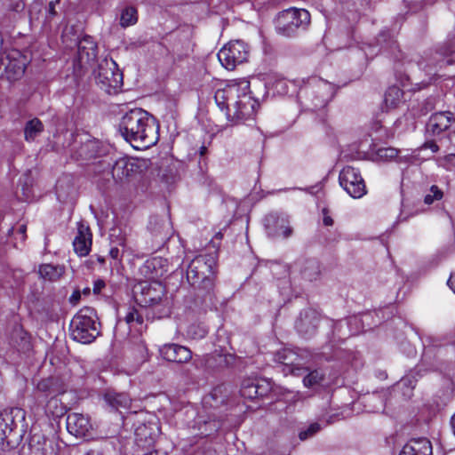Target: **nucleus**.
I'll return each mask as SVG.
<instances>
[{
	"instance_id": "61",
	"label": "nucleus",
	"mask_w": 455,
	"mask_h": 455,
	"mask_svg": "<svg viewBox=\"0 0 455 455\" xmlns=\"http://www.w3.org/2000/svg\"><path fill=\"white\" fill-rule=\"evenodd\" d=\"M427 444H428V449H429L428 455H432V444H431V442L429 440L427 442Z\"/></svg>"
},
{
	"instance_id": "54",
	"label": "nucleus",
	"mask_w": 455,
	"mask_h": 455,
	"mask_svg": "<svg viewBox=\"0 0 455 455\" xmlns=\"http://www.w3.org/2000/svg\"><path fill=\"white\" fill-rule=\"evenodd\" d=\"M207 153V147L203 145L199 149V155L201 157L204 156Z\"/></svg>"
},
{
	"instance_id": "11",
	"label": "nucleus",
	"mask_w": 455,
	"mask_h": 455,
	"mask_svg": "<svg viewBox=\"0 0 455 455\" xmlns=\"http://www.w3.org/2000/svg\"><path fill=\"white\" fill-rule=\"evenodd\" d=\"M339 185L353 198H361L366 194V186L358 170L352 166L344 167L339 175Z\"/></svg>"
},
{
	"instance_id": "32",
	"label": "nucleus",
	"mask_w": 455,
	"mask_h": 455,
	"mask_svg": "<svg viewBox=\"0 0 455 455\" xmlns=\"http://www.w3.org/2000/svg\"><path fill=\"white\" fill-rule=\"evenodd\" d=\"M165 262L166 260L162 258H153L145 262L144 267L147 273H150V278L162 277L167 272Z\"/></svg>"
},
{
	"instance_id": "64",
	"label": "nucleus",
	"mask_w": 455,
	"mask_h": 455,
	"mask_svg": "<svg viewBox=\"0 0 455 455\" xmlns=\"http://www.w3.org/2000/svg\"><path fill=\"white\" fill-rule=\"evenodd\" d=\"M216 237L219 238V239H221L222 238V234L220 232H219L217 235H216Z\"/></svg>"
},
{
	"instance_id": "35",
	"label": "nucleus",
	"mask_w": 455,
	"mask_h": 455,
	"mask_svg": "<svg viewBox=\"0 0 455 455\" xmlns=\"http://www.w3.org/2000/svg\"><path fill=\"white\" fill-rule=\"evenodd\" d=\"M65 272V267L60 265L44 264L39 267L40 275L50 281L60 279Z\"/></svg>"
},
{
	"instance_id": "1",
	"label": "nucleus",
	"mask_w": 455,
	"mask_h": 455,
	"mask_svg": "<svg viewBox=\"0 0 455 455\" xmlns=\"http://www.w3.org/2000/svg\"><path fill=\"white\" fill-rule=\"evenodd\" d=\"M214 100L232 125L253 117L259 106L258 100L251 94L250 83L245 80L231 83L222 89H218Z\"/></svg>"
},
{
	"instance_id": "6",
	"label": "nucleus",
	"mask_w": 455,
	"mask_h": 455,
	"mask_svg": "<svg viewBox=\"0 0 455 455\" xmlns=\"http://www.w3.org/2000/svg\"><path fill=\"white\" fill-rule=\"evenodd\" d=\"M99 324L94 308L85 307L71 320L70 335L74 340L80 343H92L100 334Z\"/></svg>"
},
{
	"instance_id": "42",
	"label": "nucleus",
	"mask_w": 455,
	"mask_h": 455,
	"mask_svg": "<svg viewBox=\"0 0 455 455\" xmlns=\"http://www.w3.org/2000/svg\"><path fill=\"white\" fill-rule=\"evenodd\" d=\"M436 53L447 58L455 53V37L448 39L443 44H439L435 50Z\"/></svg>"
},
{
	"instance_id": "28",
	"label": "nucleus",
	"mask_w": 455,
	"mask_h": 455,
	"mask_svg": "<svg viewBox=\"0 0 455 455\" xmlns=\"http://www.w3.org/2000/svg\"><path fill=\"white\" fill-rule=\"evenodd\" d=\"M301 371L307 373L303 378V385L308 388H315L323 386L325 380V371L323 369L311 370L309 367L302 366Z\"/></svg>"
},
{
	"instance_id": "24",
	"label": "nucleus",
	"mask_w": 455,
	"mask_h": 455,
	"mask_svg": "<svg viewBox=\"0 0 455 455\" xmlns=\"http://www.w3.org/2000/svg\"><path fill=\"white\" fill-rule=\"evenodd\" d=\"M400 151L395 148H379L377 152L378 156L382 160H391L395 157L399 158V161L404 159L412 164H421L424 162V158L419 157L420 149L413 150L410 155L399 156Z\"/></svg>"
},
{
	"instance_id": "26",
	"label": "nucleus",
	"mask_w": 455,
	"mask_h": 455,
	"mask_svg": "<svg viewBox=\"0 0 455 455\" xmlns=\"http://www.w3.org/2000/svg\"><path fill=\"white\" fill-rule=\"evenodd\" d=\"M32 411L35 414L40 415L44 413L46 415H51L52 417H60L64 413V407L57 399V396H52L47 399L43 404H36L31 407Z\"/></svg>"
},
{
	"instance_id": "29",
	"label": "nucleus",
	"mask_w": 455,
	"mask_h": 455,
	"mask_svg": "<svg viewBox=\"0 0 455 455\" xmlns=\"http://www.w3.org/2000/svg\"><path fill=\"white\" fill-rule=\"evenodd\" d=\"M110 244L109 256L113 259L120 260L126 245V238L122 235L121 230H112V233L110 234Z\"/></svg>"
},
{
	"instance_id": "60",
	"label": "nucleus",
	"mask_w": 455,
	"mask_h": 455,
	"mask_svg": "<svg viewBox=\"0 0 455 455\" xmlns=\"http://www.w3.org/2000/svg\"><path fill=\"white\" fill-rule=\"evenodd\" d=\"M448 161L451 162V163L455 161V154L454 155H450L448 156Z\"/></svg>"
},
{
	"instance_id": "22",
	"label": "nucleus",
	"mask_w": 455,
	"mask_h": 455,
	"mask_svg": "<svg viewBox=\"0 0 455 455\" xmlns=\"http://www.w3.org/2000/svg\"><path fill=\"white\" fill-rule=\"evenodd\" d=\"M266 228L267 235L275 238H288L292 234V228L288 225V221L283 218H276L274 215L267 217Z\"/></svg>"
},
{
	"instance_id": "3",
	"label": "nucleus",
	"mask_w": 455,
	"mask_h": 455,
	"mask_svg": "<svg viewBox=\"0 0 455 455\" xmlns=\"http://www.w3.org/2000/svg\"><path fill=\"white\" fill-rule=\"evenodd\" d=\"M138 305L152 311L153 318H164L171 314V303L165 287L158 281H141L132 290Z\"/></svg>"
},
{
	"instance_id": "55",
	"label": "nucleus",
	"mask_w": 455,
	"mask_h": 455,
	"mask_svg": "<svg viewBox=\"0 0 455 455\" xmlns=\"http://www.w3.org/2000/svg\"><path fill=\"white\" fill-rule=\"evenodd\" d=\"M84 455H101V454L99 451L90 450V451H86Z\"/></svg>"
},
{
	"instance_id": "38",
	"label": "nucleus",
	"mask_w": 455,
	"mask_h": 455,
	"mask_svg": "<svg viewBox=\"0 0 455 455\" xmlns=\"http://www.w3.org/2000/svg\"><path fill=\"white\" fill-rule=\"evenodd\" d=\"M241 396L253 400L257 398L256 379H243L240 388Z\"/></svg>"
},
{
	"instance_id": "15",
	"label": "nucleus",
	"mask_w": 455,
	"mask_h": 455,
	"mask_svg": "<svg viewBox=\"0 0 455 455\" xmlns=\"http://www.w3.org/2000/svg\"><path fill=\"white\" fill-rule=\"evenodd\" d=\"M17 417L24 419V413L19 408L4 410L0 413V444L6 443L7 445H11L13 442L11 437L17 427Z\"/></svg>"
},
{
	"instance_id": "17",
	"label": "nucleus",
	"mask_w": 455,
	"mask_h": 455,
	"mask_svg": "<svg viewBox=\"0 0 455 455\" xmlns=\"http://www.w3.org/2000/svg\"><path fill=\"white\" fill-rule=\"evenodd\" d=\"M148 231L157 243L163 244L172 235L170 220L166 216H152L148 226Z\"/></svg>"
},
{
	"instance_id": "52",
	"label": "nucleus",
	"mask_w": 455,
	"mask_h": 455,
	"mask_svg": "<svg viewBox=\"0 0 455 455\" xmlns=\"http://www.w3.org/2000/svg\"><path fill=\"white\" fill-rule=\"evenodd\" d=\"M80 296H81V294H80L79 291H74L70 297V302H72V303L77 302L80 299Z\"/></svg>"
},
{
	"instance_id": "10",
	"label": "nucleus",
	"mask_w": 455,
	"mask_h": 455,
	"mask_svg": "<svg viewBox=\"0 0 455 455\" xmlns=\"http://www.w3.org/2000/svg\"><path fill=\"white\" fill-rule=\"evenodd\" d=\"M27 66V58L18 50H11L0 58V78L14 81L21 77Z\"/></svg>"
},
{
	"instance_id": "56",
	"label": "nucleus",
	"mask_w": 455,
	"mask_h": 455,
	"mask_svg": "<svg viewBox=\"0 0 455 455\" xmlns=\"http://www.w3.org/2000/svg\"><path fill=\"white\" fill-rule=\"evenodd\" d=\"M451 425L452 432L455 435V413L453 414V416L451 419Z\"/></svg>"
},
{
	"instance_id": "12",
	"label": "nucleus",
	"mask_w": 455,
	"mask_h": 455,
	"mask_svg": "<svg viewBox=\"0 0 455 455\" xmlns=\"http://www.w3.org/2000/svg\"><path fill=\"white\" fill-rule=\"evenodd\" d=\"M307 356L308 353L305 350L283 348L276 353L275 360L288 367L291 374L299 376L302 374V366L307 363Z\"/></svg>"
},
{
	"instance_id": "7",
	"label": "nucleus",
	"mask_w": 455,
	"mask_h": 455,
	"mask_svg": "<svg viewBox=\"0 0 455 455\" xmlns=\"http://www.w3.org/2000/svg\"><path fill=\"white\" fill-rule=\"evenodd\" d=\"M310 22V14L305 9L289 8L279 12L275 21L277 34L291 37L295 36L299 29L306 28Z\"/></svg>"
},
{
	"instance_id": "34",
	"label": "nucleus",
	"mask_w": 455,
	"mask_h": 455,
	"mask_svg": "<svg viewBox=\"0 0 455 455\" xmlns=\"http://www.w3.org/2000/svg\"><path fill=\"white\" fill-rule=\"evenodd\" d=\"M427 440L424 438L412 439L403 447L399 455H427Z\"/></svg>"
},
{
	"instance_id": "57",
	"label": "nucleus",
	"mask_w": 455,
	"mask_h": 455,
	"mask_svg": "<svg viewBox=\"0 0 455 455\" xmlns=\"http://www.w3.org/2000/svg\"><path fill=\"white\" fill-rule=\"evenodd\" d=\"M3 42L4 40L2 35L0 34V58L4 57V55L6 53V52H2Z\"/></svg>"
},
{
	"instance_id": "30",
	"label": "nucleus",
	"mask_w": 455,
	"mask_h": 455,
	"mask_svg": "<svg viewBox=\"0 0 455 455\" xmlns=\"http://www.w3.org/2000/svg\"><path fill=\"white\" fill-rule=\"evenodd\" d=\"M104 400L108 405L115 410L121 408H128L131 403L130 396L125 393H116L115 391H108L104 395Z\"/></svg>"
},
{
	"instance_id": "31",
	"label": "nucleus",
	"mask_w": 455,
	"mask_h": 455,
	"mask_svg": "<svg viewBox=\"0 0 455 455\" xmlns=\"http://www.w3.org/2000/svg\"><path fill=\"white\" fill-rule=\"evenodd\" d=\"M320 273L319 262L315 259H305L300 266V274L306 280H316Z\"/></svg>"
},
{
	"instance_id": "27",
	"label": "nucleus",
	"mask_w": 455,
	"mask_h": 455,
	"mask_svg": "<svg viewBox=\"0 0 455 455\" xmlns=\"http://www.w3.org/2000/svg\"><path fill=\"white\" fill-rule=\"evenodd\" d=\"M454 121L453 114L450 111L433 114L428 119L433 133H440L447 130Z\"/></svg>"
},
{
	"instance_id": "48",
	"label": "nucleus",
	"mask_w": 455,
	"mask_h": 455,
	"mask_svg": "<svg viewBox=\"0 0 455 455\" xmlns=\"http://www.w3.org/2000/svg\"><path fill=\"white\" fill-rule=\"evenodd\" d=\"M105 286H106V283L102 279H97L96 281H94V283H93L94 294H100Z\"/></svg>"
},
{
	"instance_id": "49",
	"label": "nucleus",
	"mask_w": 455,
	"mask_h": 455,
	"mask_svg": "<svg viewBox=\"0 0 455 455\" xmlns=\"http://www.w3.org/2000/svg\"><path fill=\"white\" fill-rule=\"evenodd\" d=\"M323 225L324 226H328V227L329 226H332L333 225V220L329 215V211L326 208L323 209Z\"/></svg>"
},
{
	"instance_id": "25",
	"label": "nucleus",
	"mask_w": 455,
	"mask_h": 455,
	"mask_svg": "<svg viewBox=\"0 0 455 455\" xmlns=\"http://www.w3.org/2000/svg\"><path fill=\"white\" fill-rule=\"evenodd\" d=\"M10 344L21 353H27L32 348L31 338L21 326H16L12 330Z\"/></svg>"
},
{
	"instance_id": "18",
	"label": "nucleus",
	"mask_w": 455,
	"mask_h": 455,
	"mask_svg": "<svg viewBox=\"0 0 455 455\" xmlns=\"http://www.w3.org/2000/svg\"><path fill=\"white\" fill-rule=\"evenodd\" d=\"M98 55V46L93 38L84 36L77 42V59L81 67L93 63Z\"/></svg>"
},
{
	"instance_id": "41",
	"label": "nucleus",
	"mask_w": 455,
	"mask_h": 455,
	"mask_svg": "<svg viewBox=\"0 0 455 455\" xmlns=\"http://www.w3.org/2000/svg\"><path fill=\"white\" fill-rule=\"evenodd\" d=\"M124 319L131 327L142 326L144 323L142 314L135 307L129 308Z\"/></svg>"
},
{
	"instance_id": "20",
	"label": "nucleus",
	"mask_w": 455,
	"mask_h": 455,
	"mask_svg": "<svg viewBox=\"0 0 455 455\" xmlns=\"http://www.w3.org/2000/svg\"><path fill=\"white\" fill-rule=\"evenodd\" d=\"M92 428L88 417L81 413L72 412L67 417V430L76 437L85 436Z\"/></svg>"
},
{
	"instance_id": "39",
	"label": "nucleus",
	"mask_w": 455,
	"mask_h": 455,
	"mask_svg": "<svg viewBox=\"0 0 455 455\" xmlns=\"http://www.w3.org/2000/svg\"><path fill=\"white\" fill-rule=\"evenodd\" d=\"M415 387V381L411 377L403 378L395 387L394 391H401L405 399L411 398L412 390Z\"/></svg>"
},
{
	"instance_id": "21",
	"label": "nucleus",
	"mask_w": 455,
	"mask_h": 455,
	"mask_svg": "<svg viewBox=\"0 0 455 455\" xmlns=\"http://www.w3.org/2000/svg\"><path fill=\"white\" fill-rule=\"evenodd\" d=\"M92 235L88 226L79 223L77 227V234L73 241L75 252L84 257L89 254L92 248Z\"/></svg>"
},
{
	"instance_id": "33",
	"label": "nucleus",
	"mask_w": 455,
	"mask_h": 455,
	"mask_svg": "<svg viewBox=\"0 0 455 455\" xmlns=\"http://www.w3.org/2000/svg\"><path fill=\"white\" fill-rule=\"evenodd\" d=\"M403 92L397 86L389 87L384 97V104L387 109L399 107L403 102Z\"/></svg>"
},
{
	"instance_id": "50",
	"label": "nucleus",
	"mask_w": 455,
	"mask_h": 455,
	"mask_svg": "<svg viewBox=\"0 0 455 455\" xmlns=\"http://www.w3.org/2000/svg\"><path fill=\"white\" fill-rule=\"evenodd\" d=\"M447 284L455 292V272L451 274Z\"/></svg>"
},
{
	"instance_id": "63",
	"label": "nucleus",
	"mask_w": 455,
	"mask_h": 455,
	"mask_svg": "<svg viewBox=\"0 0 455 455\" xmlns=\"http://www.w3.org/2000/svg\"><path fill=\"white\" fill-rule=\"evenodd\" d=\"M453 63V60L451 59H449L446 60V65H451Z\"/></svg>"
},
{
	"instance_id": "40",
	"label": "nucleus",
	"mask_w": 455,
	"mask_h": 455,
	"mask_svg": "<svg viewBox=\"0 0 455 455\" xmlns=\"http://www.w3.org/2000/svg\"><path fill=\"white\" fill-rule=\"evenodd\" d=\"M137 10L134 7L129 6L122 11L120 17V23L122 27L133 25L137 22Z\"/></svg>"
},
{
	"instance_id": "47",
	"label": "nucleus",
	"mask_w": 455,
	"mask_h": 455,
	"mask_svg": "<svg viewBox=\"0 0 455 455\" xmlns=\"http://www.w3.org/2000/svg\"><path fill=\"white\" fill-rule=\"evenodd\" d=\"M220 364L228 366L233 363L235 358L232 355H218Z\"/></svg>"
},
{
	"instance_id": "46",
	"label": "nucleus",
	"mask_w": 455,
	"mask_h": 455,
	"mask_svg": "<svg viewBox=\"0 0 455 455\" xmlns=\"http://www.w3.org/2000/svg\"><path fill=\"white\" fill-rule=\"evenodd\" d=\"M60 0H52V1L49 2L48 7L46 10V12H47L46 20L48 21H51L52 20V18H54L58 14L56 6L60 5Z\"/></svg>"
},
{
	"instance_id": "58",
	"label": "nucleus",
	"mask_w": 455,
	"mask_h": 455,
	"mask_svg": "<svg viewBox=\"0 0 455 455\" xmlns=\"http://www.w3.org/2000/svg\"><path fill=\"white\" fill-rule=\"evenodd\" d=\"M353 322H355V323H356V322H357V318H356L355 316L350 317V318L347 320V324H351Z\"/></svg>"
},
{
	"instance_id": "36",
	"label": "nucleus",
	"mask_w": 455,
	"mask_h": 455,
	"mask_svg": "<svg viewBox=\"0 0 455 455\" xmlns=\"http://www.w3.org/2000/svg\"><path fill=\"white\" fill-rule=\"evenodd\" d=\"M155 435L151 424L149 426L143 424L135 429L136 440L143 445H150L154 441Z\"/></svg>"
},
{
	"instance_id": "23",
	"label": "nucleus",
	"mask_w": 455,
	"mask_h": 455,
	"mask_svg": "<svg viewBox=\"0 0 455 455\" xmlns=\"http://www.w3.org/2000/svg\"><path fill=\"white\" fill-rule=\"evenodd\" d=\"M299 82L290 81L279 76H271L267 78L266 85L273 90L274 93L278 95H288L290 93L297 92Z\"/></svg>"
},
{
	"instance_id": "8",
	"label": "nucleus",
	"mask_w": 455,
	"mask_h": 455,
	"mask_svg": "<svg viewBox=\"0 0 455 455\" xmlns=\"http://www.w3.org/2000/svg\"><path fill=\"white\" fill-rule=\"evenodd\" d=\"M99 87L108 94L116 93L123 85V73L112 59H103L94 71Z\"/></svg>"
},
{
	"instance_id": "9",
	"label": "nucleus",
	"mask_w": 455,
	"mask_h": 455,
	"mask_svg": "<svg viewBox=\"0 0 455 455\" xmlns=\"http://www.w3.org/2000/svg\"><path fill=\"white\" fill-rule=\"evenodd\" d=\"M249 55L248 44L242 40H235L220 49L218 59L225 68L233 70L237 65L246 62Z\"/></svg>"
},
{
	"instance_id": "2",
	"label": "nucleus",
	"mask_w": 455,
	"mask_h": 455,
	"mask_svg": "<svg viewBox=\"0 0 455 455\" xmlns=\"http://www.w3.org/2000/svg\"><path fill=\"white\" fill-rule=\"evenodd\" d=\"M118 130L122 137L136 149H144L158 140V124L142 108L127 111L121 118Z\"/></svg>"
},
{
	"instance_id": "62",
	"label": "nucleus",
	"mask_w": 455,
	"mask_h": 455,
	"mask_svg": "<svg viewBox=\"0 0 455 455\" xmlns=\"http://www.w3.org/2000/svg\"><path fill=\"white\" fill-rule=\"evenodd\" d=\"M83 294L89 295L90 294V288H85L83 290Z\"/></svg>"
},
{
	"instance_id": "51",
	"label": "nucleus",
	"mask_w": 455,
	"mask_h": 455,
	"mask_svg": "<svg viewBox=\"0 0 455 455\" xmlns=\"http://www.w3.org/2000/svg\"><path fill=\"white\" fill-rule=\"evenodd\" d=\"M27 226L22 224L19 227L17 233L20 235V239L24 241L26 239Z\"/></svg>"
},
{
	"instance_id": "45",
	"label": "nucleus",
	"mask_w": 455,
	"mask_h": 455,
	"mask_svg": "<svg viewBox=\"0 0 455 455\" xmlns=\"http://www.w3.org/2000/svg\"><path fill=\"white\" fill-rule=\"evenodd\" d=\"M428 206L433 204L434 201H439L443 197V192L436 185H432L428 188Z\"/></svg>"
},
{
	"instance_id": "19",
	"label": "nucleus",
	"mask_w": 455,
	"mask_h": 455,
	"mask_svg": "<svg viewBox=\"0 0 455 455\" xmlns=\"http://www.w3.org/2000/svg\"><path fill=\"white\" fill-rule=\"evenodd\" d=\"M160 353L165 360L177 363H188L192 358V352L188 347L175 343L164 345Z\"/></svg>"
},
{
	"instance_id": "5",
	"label": "nucleus",
	"mask_w": 455,
	"mask_h": 455,
	"mask_svg": "<svg viewBox=\"0 0 455 455\" xmlns=\"http://www.w3.org/2000/svg\"><path fill=\"white\" fill-rule=\"evenodd\" d=\"M215 259L211 254L195 257L188 266L187 280L199 294H211L215 287Z\"/></svg>"
},
{
	"instance_id": "13",
	"label": "nucleus",
	"mask_w": 455,
	"mask_h": 455,
	"mask_svg": "<svg viewBox=\"0 0 455 455\" xmlns=\"http://www.w3.org/2000/svg\"><path fill=\"white\" fill-rule=\"evenodd\" d=\"M139 159L121 157L112 166L111 173L116 182H124L134 179L142 172Z\"/></svg>"
},
{
	"instance_id": "4",
	"label": "nucleus",
	"mask_w": 455,
	"mask_h": 455,
	"mask_svg": "<svg viewBox=\"0 0 455 455\" xmlns=\"http://www.w3.org/2000/svg\"><path fill=\"white\" fill-rule=\"evenodd\" d=\"M336 93L333 84L319 77H310L302 81L297 92L300 106L309 111L324 108Z\"/></svg>"
},
{
	"instance_id": "14",
	"label": "nucleus",
	"mask_w": 455,
	"mask_h": 455,
	"mask_svg": "<svg viewBox=\"0 0 455 455\" xmlns=\"http://www.w3.org/2000/svg\"><path fill=\"white\" fill-rule=\"evenodd\" d=\"M65 392L64 385L58 377H50L41 379L34 392V400L36 404H43L52 396H58Z\"/></svg>"
},
{
	"instance_id": "59",
	"label": "nucleus",
	"mask_w": 455,
	"mask_h": 455,
	"mask_svg": "<svg viewBox=\"0 0 455 455\" xmlns=\"http://www.w3.org/2000/svg\"><path fill=\"white\" fill-rule=\"evenodd\" d=\"M206 335V331L204 329L200 330V332L198 334V338H204Z\"/></svg>"
},
{
	"instance_id": "43",
	"label": "nucleus",
	"mask_w": 455,
	"mask_h": 455,
	"mask_svg": "<svg viewBox=\"0 0 455 455\" xmlns=\"http://www.w3.org/2000/svg\"><path fill=\"white\" fill-rule=\"evenodd\" d=\"M257 398L267 395L272 390V383L266 379H256Z\"/></svg>"
},
{
	"instance_id": "16",
	"label": "nucleus",
	"mask_w": 455,
	"mask_h": 455,
	"mask_svg": "<svg viewBox=\"0 0 455 455\" xmlns=\"http://www.w3.org/2000/svg\"><path fill=\"white\" fill-rule=\"evenodd\" d=\"M319 322L320 315L315 310L307 308L300 312L295 327L301 336L310 338L315 334Z\"/></svg>"
},
{
	"instance_id": "53",
	"label": "nucleus",
	"mask_w": 455,
	"mask_h": 455,
	"mask_svg": "<svg viewBox=\"0 0 455 455\" xmlns=\"http://www.w3.org/2000/svg\"><path fill=\"white\" fill-rule=\"evenodd\" d=\"M428 149H430L432 152H437L438 146L434 140H428Z\"/></svg>"
},
{
	"instance_id": "37",
	"label": "nucleus",
	"mask_w": 455,
	"mask_h": 455,
	"mask_svg": "<svg viewBox=\"0 0 455 455\" xmlns=\"http://www.w3.org/2000/svg\"><path fill=\"white\" fill-rule=\"evenodd\" d=\"M44 131V124L38 118H34L27 122L24 129L25 139L32 141Z\"/></svg>"
},
{
	"instance_id": "44",
	"label": "nucleus",
	"mask_w": 455,
	"mask_h": 455,
	"mask_svg": "<svg viewBox=\"0 0 455 455\" xmlns=\"http://www.w3.org/2000/svg\"><path fill=\"white\" fill-rule=\"evenodd\" d=\"M320 430L321 425L318 422H314L307 426L305 429H302L299 434V437L301 441H305L314 436Z\"/></svg>"
}]
</instances>
